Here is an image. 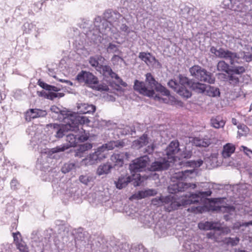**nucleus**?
Returning a JSON list of instances; mask_svg holds the SVG:
<instances>
[{
  "instance_id": "obj_1",
  "label": "nucleus",
  "mask_w": 252,
  "mask_h": 252,
  "mask_svg": "<svg viewBox=\"0 0 252 252\" xmlns=\"http://www.w3.org/2000/svg\"><path fill=\"white\" fill-rule=\"evenodd\" d=\"M210 52L218 58L229 61L231 65V68L227 74H228V82L232 86H237L239 83V78L236 75H241L246 71V68L243 66H235V63H239L241 59L239 54L232 52L223 48L217 49L215 47H211Z\"/></svg>"
},
{
  "instance_id": "obj_2",
  "label": "nucleus",
  "mask_w": 252,
  "mask_h": 252,
  "mask_svg": "<svg viewBox=\"0 0 252 252\" xmlns=\"http://www.w3.org/2000/svg\"><path fill=\"white\" fill-rule=\"evenodd\" d=\"M211 194L212 191L208 190L199 191L197 194L188 193L178 198L171 196H166L164 208L166 211L170 212L177 210L181 206L198 202L201 197L209 196Z\"/></svg>"
},
{
  "instance_id": "obj_3",
  "label": "nucleus",
  "mask_w": 252,
  "mask_h": 252,
  "mask_svg": "<svg viewBox=\"0 0 252 252\" xmlns=\"http://www.w3.org/2000/svg\"><path fill=\"white\" fill-rule=\"evenodd\" d=\"M125 145V142L122 140L110 141L98 147L94 152L83 159L82 162L86 165L96 164L107 158L108 151L112 150L115 147L122 148Z\"/></svg>"
},
{
  "instance_id": "obj_4",
  "label": "nucleus",
  "mask_w": 252,
  "mask_h": 252,
  "mask_svg": "<svg viewBox=\"0 0 252 252\" xmlns=\"http://www.w3.org/2000/svg\"><path fill=\"white\" fill-rule=\"evenodd\" d=\"M63 120L66 124L61 126L57 124L53 125L54 128L57 130L56 136L59 138L63 137L69 130L76 131L79 130L80 124L90 122L86 117L79 116L77 114L70 115L67 118L63 117Z\"/></svg>"
},
{
  "instance_id": "obj_5",
  "label": "nucleus",
  "mask_w": 252,
  "mask_h": 252,
  "mask_svg": "<svg viewBox=\"0 0 252 252\" xmlns=\"http://www.w3.org/2000/svg\"><path fill=\"white\" fill-rule=\"evenodd\" d=\"M191 76L195 79L209 84H213L215 79L211 73L207 71L199 65H194L189 69Z\"/></svg>"
},
{
  "instance_id": "obj_6",
  "label": "nucleus",
  "mask_w": 252,
  "mask_h": 252,
  "mask_svg": "<svg viewBox=\"0 0 252 252\" xmlns=\"http://www.w3.org/2000/svg\"><path fill=\"white\" fill-rule=\"evenodd\" d=\"M179 143L178 140L172 141L166 150V158L173 162V165L176 168H181V166L176 165V162L181 161L180 158L177 159L178 153L180 152L179 148Z\"/></svg>"
},
{
  "instance_id": "obj_7",
  "label": "nucleus",
  "mask_w": 252,
  "mask_h": 252,
  "mask_svg": "<svg viewBox=\"0 0 252 252\" xmlns=\"http://www.w3.org/2000/svg\"><path fill=\"white\" fill-rule=\"evenodd\" d=\"M76 80L80 83H84L88 86L94 88L98 83L97 77L92 73L81 71L76 77Z\"/></svg>"
},
{
  "instance_id": "obj_8",
  "label": "nucleus",
  "mask_w": 252,
  "mask_h": 252,
  "mask_svg": "<svg viewBox=\"0 0 252 252\" xmlns=\"http://www.w3.org/2000/svg\"><path fill=\"white\" fill-rule=\"evenodd\" d=\"M146 83L149 90H156L158 92L161 93L164 95L169 96L170 92L164 87L159 84L154 78L150 73L146 74Z\"/></svg>"
},
{
  "instance_id": "obj_9",
  "label": "nucleus",
  "mask_w": 252,
  "mask_h": 252,
  "mask_svg": "<svg viewBox=\"0 0 252 252\" xmlns=\"http://www.w3.org/2000/svg\"><path fill=\"white\" fill-rule=\"evenodd\" d=\"M149 161V158L147 156L141 157L132 161L129 164V169L135 173L142 171L145 169Z\"/></svg>"
},
{
  "instance_id": "obj_10",
  "label": "nucleus",
  "mask_w": 252,
  "mask_h": 252,
  "mask_svg": "<svg viewBox=\"0 0 252 252\" xmlns=\"http://www.w3.org/2000/svg\"><path fill=\"white\" fill-rule=\"evenodd\" d=\"M77 136V134H74L73 133H69L67 134L66 140L68 142V144L66 145L64 144L52 148L51 150V152L52 153H56L60 152H63L68 149L69 147L76 146L77 144L78 143Z\"/></svg>"
},
{
  "instance_id": "obj_11",
  "label": "nucleus",
  "mask_w": 252,
  "mask_h": 252,
  "mask_svg": "<svg viewBox=\"0 0 252 252\" xmlns=\"http://www.w3.org/2000/svg\"><path fill=\"white\" fill-rule=\"evenodd\" d=\"M168 189L170 193L174 194L179 191H184L189 188L194 189L196 185L194 184L184 183L180 181H171Z\"/></svg>"
},
{
  "instance_id": "obj_12",
  "label": "nucleus",
  "mask_w": 252,
  "mask_h": 252,
  "mask_svg": "<svg viewBox=\"0 0 252 252\" xmlns=\"http://www.w3.org/2000/svg\"><path fill=\"white\" fill-rule=\"evenodd\" d=\"M172 162L164 157L159 158L152 163L149 170L152 171H161L167 169Z\"/></svg>"
},
{
  "instance_id": "obj_13",
  "label": "nucleus",
  "mask_w": 252,
  "mask_h": 252,
  "mask_svg": "<svg viewBox=\"0 0 252 252\" xmlns=\"http://www.w3.org/2000/svg\"><path fill=\"white\" fill-rule=\"evenodd\" d=\"M133 88L135 91L139 94L149 97L154 96L155 92L154 90H149L146 85L145 83L137 80H135Z\"/></svg>"
},
{
  "instance_id": "obj_14",
  "label": "nucleus",
  "mask_w": 252,
  "mask_h": 252,
  "mask_svg": "<svg viewBox=\"0 0 252 252\" xmlns=\"http://www.w3.org/2000/svg\"><path fill=\"white\" fill-rule=\"evenodd\" d=\"M195 171L194 169L185 170L181 171H178L174 173L171 178V181H180L182 182L183 180L187 178H192L194 174Z\"/></svg>"
},
{
  "instance_id": "obj_15",
  "label": "nucleus",
  "mask_w": 252,
  "mask_h": 252,
  "mask_svg": "<svg viewBox=\"0 0 252 252\" xmlns=\"http://www.w3.org/2000/svg\"><path fill=\"white\" fill-rule=\"evenodd\" d=\"M99 69L102 71L103 73L105 75H109L111 78L117 79L118 81L124 87L126 86V83L123 81L118 75L112 71L110 66L106 65H103L101 64V65L100 66Z\"/></svg>"
},
{
  "instance_id": "obj_16",
  "label": "nucleus",
  "mask_w": 252,
  "mask_h": 252,
  "mask_svg": "<svg viewBox=\"0 0 252 252\" xmlns=\"http://www.w3.org/2000/svg\"><path fill=\"white\" fill-rule=\"evenodd\" d=\"M47 115L45 111L38 109H30L26 113V120L30 121L32 119L44 117Z\"/></svg>"
},
{
  "instance_id": "obj_17",
  "label": "nucleus",
  "mask_w": 252,
  "mask_h": 252,
  "mask_svg": "<svg viewBox=\"0 0 252 252\" xmlns=\"http://www.w3.org/2000/svg\"><path fill=\"white\" fill-rule=\"evenodd\" d=\"M132 179L133 178L127 174L121 175L117 181H115L116 187L118 189H122L126 187L128 183L132 182Z\"/></svg>"
},
{
  "instance_id": "obj_18",
  "label": "nucleus",
  "mask_w": 252,
  "mask_h": 252,
  "mask_svg": "<svg viewBox=\"0 0 252 252\" xmlns=\"http://www.w3.org/2000/svg\"><path fill=\"white\" fill-rule=\"evenodd\" d=\"M77 109L80 114H93L95 111V106L88 103H78Z\"/></svg>"
},
{
  "instance_id": "obj_19",
  "label": "nucleus",
  "mask_w": 252,
  "mask_h": 252,
  "mask_svg": "<svg viewBox=\"0 0 252 252\" xmlns=\"http://www.w3.org/2000/svg\"><path fill=\"white\" fill-rule=\"evenodd\" d=\"M104 15L105 18L110 23L117 22L122 17V15L117 11L111 10H107Z\"/></svg>"
},
{
  "instance_id": "obj_20",
  "label": "nucleus",
  "mask_w": 252,
  "mask_h": 252,
  "mask_svg": "<svg viewBox=\"0 0 252 252\" xmlns=\"http://www.w3.org/2000/svg\"><path fill=\"white\" fill-rule=\"evenodd\" d=\"M149 143V137L147 134H143L138 139L134 141L133 146L137 148L140 149Z\"/></svg>"
},
{
  "instance_id": "obj_21",
  "label": "nucleus",
  "mask_w": 252,
  "mask_h": 252,
  "mask_svg": "<svg viewBox=\"0 0 252 252\" xmlns=\"http://www.w3.org/2000/svg\"><path fill=\"white\" fill-rule=\"evenodd\" d=\"M198 227L202 230H220V226L218 223L215 222L206 221L205 222H200L198 224Z\"/></svg>"
},
{
  "instance_id": "obj_22",
  "label": "nucleus",
  "mask_w": 252,
  "mask_h": 252,
  "mask_svg": "<svg viewBox=\"0 0 252 252\" xmlns=\"http://www.w3.org/2000/svg\"><path fill=\"white\" fill-rule=\"evenodd\" d=\"M157 194V191L154 189H148L145 190L138 191L137 193L133 195L135 198L140 199L150 196H154Z\"/></svg>"
},
{
  "instance_id": "obj_23",
  "label": "nucleus",
  "mask_w": 252,
  "mask_h": 252,
  "mask_svg": "<svg viewBox=\"0 0 252 252\" xmlns=\"http://www.w3.org/2000/svg\"><path fill=\"white\" fill-rule=\"evenodd\" d=\"M80 168V165L78 162H68L63 164L61 170L63 173H66L70 171H75Z\"/></svg>"
},
{
  "instance_id": "obj_24",
  "label": "nucleus",
  "mask_w": 252,
  "mask_h": 252,
  "mask_svg": "<svg viewBox=\"0 0 252 252\" xmlns=\"http://www.w3.org/2000/svg\"><path fill=\"white\" fill-rule=\"evenodd\" d=\"M112 168V165L109 162L100 164L97 168V174L99 176L108 174Z\"/></svg>"
},
{
  "instance_id": "obj_25",
  "label": "nucleus",
  "mask_w": 252,
  "mask_h": 252,
  "mask_svg": "<svg viewBox=\"0 0 252 252\" xmlns=\"http://www.w3.org/2000/svg\"><path fill=\"white\" fill-rule=\"evenodd\" d=\"M105 61L104 58L101 56H96L92 57L89 59V63L90 64L95 67L97 69H99L101 64H103Z\"/></svg>"
},
{
  "instance_id": "obj_26",
  "label": "nucleus",
  "mask_w": 252,
  "mask_h": 252,
  "mask_svg": "<svg viewBox=\"0 0 252 252\" xmlns=\"http://www.w3.org/2000/svg\"><path fill=\"white\" fill-rule=\"evenodd\" d=\"M235 150V146L230 144L227 143L223 147V150L221 152L222 156L223 158H229L234 153Z\"/></svg>"
},
{
  "instance_id": "obj_27",
  "label": "nucleus",
  "mask_w": 252,
  "mask_h": 252,
  "mask_svg": "<svg viewBox=\"0 0 252 252\" xmlns=\"http://www.w3.org/2000/svg\"><path fill=\"white\" fill-rule=\"evenodd\" d=\"M192 142L195 146L200 147H207L211 144L210 139L208 138L195 137Z\"/></svg>"
},
{
  "instance_id": "obj_28",
  "label": "nucleus",
  "mask_w": 252,
  "mask_h": 252,
  "mask_svg": "<svg viewBox=\"0 0 252 252\" xmlns=\"http://www.w3.org/2000/svg\"><path fill=\"white\" fill-rule=\"evenodd\" d=\"M225 121L220 116L213 117L211 119V125L216 128L223 127L225 124Z\"/></svg>"
},
{
  "instance_id": "obj_29",
  "label": "nucleus",
  "mask_w": 252,
  "mask_h": 252,
  "mask_svg": "<svg viewBox=\"0 0 252 252\" xmlns=\"http://www.w3.org/2000/svg\"><path fill=\"white\" fill-rule=\"evenodd\" d=\"M124 155L127 156V154L126 153L125 154L124 153L113 154L111 156L110 159L115 163V165L121 167L124 164Z\"/></svg>"
},
{
  "instance_id": "obj_30",
  "label": "nucleus",
  "mask_w": 252,
  "mask_h": 252,
  "mask_svg": "<svg viewBox=\"0 0 252 252\" xmlns=\"http://www.w3.org/2000/svg\"><path fill=\"white\" fill-rule=\"evenodd\" d=\"M203 164V161L202 160H199L197 161H191L185 162L184 161H179L178 162H176V165L181 166V168L184 166H190V167H200Z\"/></svg>"
},
{
  "instance_id": "obj_31",
  "label": "nucleus",
  "mask_w": 252,
  "mask_h": 252,
  "mask_svg": "<svg viewBox=\"0 0 252 252\" xmlns=\"http://www.w3.org/2000/svg\"><path fill=\"white\" fill-rule=\"evenodd\" d=\"M93 146L91 144L86 143L79 145L78 148L76 150L75 156L77 157H82L83 153L91 149Z\"/></svg>"
},
{
  "instance_id": "obj_32",
  "label": "nucleus",
  "mask_w": 252,
  "mask_h": 252,
  "mask_svg": "<svg viewBox=\"0 0 252 252\" xmlns=\"http://www.w3.org/2000/svg\"><path fill=\"white\" fill-rule=\"evenodd\" d=\"M205 94L212 97L220 96V92L219 88L210 85H207Z\"/></svg>"
},
{
  "instance_id": "obj_33",
  "label": "nucleus",
  "mask_w": 252,
  "mask_h": 252,
  "mask_svg": "<svg viewBox=\"0 0 252 252\" xmlns=\"http://www.w3.org/2000/svg\"><path fill=\"white\" fill-rule=\"evenodd\" d=\"M207 85L199 82H192L191 84L190 88L192 90L197 93H204L206 89Z\"/></svg>"
},
{
  "instance_id": "obj_34",
  "label": "nucleus",
  "mask_w": 252,
  "mask_h": 252,
  "mask_svg": "<svg viewBox=\"0 0 252 252\" xmlns=\"http://www.w3.org/2000/svg\"><path fill=\"white\" fill-rule=\"evenodd\" d=\"M230 68L229 64L224 61H219L217 65V69L218 71L224 72L227 73L229 72Z\"/></svg>"
},
{
  "instance_id": "obj_35",
  "label": "nucleus",
  "mask_w": 252,
  "mask_h": 252,
  "mask_svg": "<svg viewBox=\"0 0 252 252\" xmlns=\"http://www.w3.org/2000/svg\"><path fill=\"white\" fill-rule=\"evenodd\" d=\"M82 124H80L79 126V127L80 126H81V125ZM78 131H79V134H77V135H78L77 138H78V142H84L88 140V139L89 138V133L86 132V131L82 128H81L80 129L79 128V130H77L76 131H74V132H77Z\"/></svg>"
},
{
  "instance_id": "obj_36",
  "label": "nucleus",
  "mask_w": 252,
  "mask_h": 252,
  "mask_svg": "<svg viewBox=\"0 0 252 252\" xmlns=\"http://www.w3.org/2000/svg\"><path fill=\"white\" fill-rule=\"evenodd\" d=\"M37 84L42 88L49 91H54L57 92L60 91V89L57 87L48 85L41 80H38Z\"/></svg>"
},
{
  "instance_id": "obj_37",
  "label": "nucleus",
  "mask_w": 252,
  "mask_h": 252,
  "mask_svg": "<svg viewBox=\"0 0 252 252\" xmlns=\"http://www.w3.org/2000/svg\"><path fill=\"white\" fill-rule=\"evenodd\" d=\"M176 92L180 95L186 98H189L191 95V92L187 89L186 86H180Z\"/></svg>"
},
{
  "instance_id": "obj_38",
  "label": "nucleus",
  "mask_w": 252,
  "mask_h": 252,
  "mask_svg": "<svg viewBox=\"0 0 252 252\" xmlns=\"http://www.w3.org/2000/svg\"><path fill=\"white\" fill-rule=\"evenodd\" d=\"M238 129V134L240 136H246L249 132V128L244 124H240L237 126Z\"/></svg>"
},
{
  "instance_id": "obj_39",
  "label": "nucleus",
  "mask_w": 252,
  "mask_h": 252,
  "mask_svg": "<svg viewBox=\"0 0 252 252\" xmlns=\"http://www.w3.org/2000/svg\"><path fill=\"white\" fill-rule=\"evenodd\" d=\"M79 180L82 183L87 185L89 183L93 181L94 177L91 174L87 173L80 176Z\"/></svg>"
},
{
  "instance_id": "obj_40",
  "label": "nucleus",
  "mask_w": 252,
  "mask_h": 252,
  "mask_svg": "<svg viewBox=\"0 0 252 252\" xmlns=\"http://www.w3.org/2000/svg\"><path fill=\"white\" fill-rule=\"evenodd\" d=\"M179 84L180 86H189L190 87L191 84L192 82L187 77L182 75H179Z\"/></svg>"
},
{
  "instance_id": "obj_41",
  "label": "nucleus",
  "mask_w": 252,
  "mask_h": 252,
  "mask_svg": "<svg viewBox=\"0 0 252 252\" xmlns=\"http://www.w3.org/2000/svg\"><path fill=\"white\" fill-rule=\"evenodd\" d=\"M50 110L52 112L55 113L56 114H60L63 116V117H60V119H63V117L67 118L68 116L71 115L72 114H64V111H62L59 108L55 105L52 106L50 108ZM73 113V114H74Z\"/></svg>"
},
{
  "instance_id": "obj_42",
  "label": "nucleus",
  "mask_w": 252,
  "mask_h": 252,
  "mask_svg": "<svg viewBox=\"0 0 252 252\" xmlns=\"http://www.w3.org/2000/svg\"><path fill=\"white\" fill-rule=\"evenodd\" d=\"M165 197L160 196V197H156L152 200V204L154 206H160L165 205Z\"/></svg>"
},
{
  "instance_id": "obj_43",
  "label": "nucleus",
  "mask_w": 252,
  "mask_h": 252,
  "mask_svg": "<svg viewBox=\"0 0 252 252\" xmlns=\"http://www.w3.org/2000/svg\"><path fill=\"white\" fill-rule=\"evenodd\" d=\"M120 132L123 135L130 134L135 133V128L133 126H125Z\"/></svg>"
},
{
  "instance_id": "obj_44",
  "label": "nucleus",
  "mask_w": 252,
  "mask_h": 252,
  "mask_svg": "<svg viewBox=\"0 0 252 252\" xmlns=\"http://www.w3.org/2000/svg\"><path fill=\"white\" fill-rule=\"evenodd\" d=\"M107 51L109 53L121 54L122 52L119 49V46L112 43H110L107 48Z\"/></svg>"
},
{
  "instance_id": "obj_45",
  "label": "nucleus",
  "mask_w": 252,
  "mask_h": 252,
  "mask_svg": "<svg viewBox=\"0 0 252 252\" xmlns=\"http://www.w3.org/2000/svg\"><path fill=\"white\" fill-rule=\"evenodd\" d=\"M151 54L149 53L140 52L139 55V58L148 64L149 63H151Z\"/></svg>"
},
{
  "instance_id": "obj_46",
  "label": "nucleus",
  "mask_w": 252,
  "mask_h": 252,
  "mask_svg": "<svg viewBox=\"0 0 252 252\" xmlns=\"http://www.w3.org/2000/svg\"><path fill=\"white\" fill-rule=\"evenodd\" d=\"M111 62L114 65H121L122 63H125L124 59L119 55H114L111 58Z\"/></svg>"
},
{
  "instance_id": "obj_47",
  "label": "nucleus",
  "mask_w": 252,
  "mask_h": 252,
  "mask_svg": "<svg viewBox=\"0 0 252 252\" xmlns=\"http://www.w3.org/2000/svg\"><path fill=\"white\" fill-rule=\"evenodd\" d=\"M179 155H180V157H178L177 159L180 158L181 160L183 161L182 158L188 159L190 158L192 156V152L190 150H188L187 149H185V150H184L181 154ZM185 162L186 161H185Z\"/></svg>"
},
{
  "instance_id": "obj_48",
  "label": "nucleus",
  "mask_w": 252,
  "mask_h": 252,
  "mask_svg": "<svg viewBox=\"0 0 252 252\" xmlns=\"http://www.w3.org/2000/svg\"><path fill=\"white\" fill-rule=\"evenodd\" d=\"M64 94L63 93H57L55 92H49L46 94V97L51 100H54L55 98H61L63 96Z\"/></svg>"
},
{
  "instance_id": "obj_49",
  "label": "nucleus",
  "mask_w": 252,
  "mask_h": 252,
  "mask_svg": "<svg viewBox=\"0 0 252 252\" xmlns=\"http://www.w3.org/2000/svg\"><path fill=\"white\" fill-rule=\"evenodd\" d=\"M168 85L176 92L180 87L179 82L174 79L170 80L168 83Z\"/></svg>"
},
{
  "instance_id": "obj_50",
  "label": "nucleus",
  "mask_w": 252,
  "mask_h": 252,
  "mask_svg": "<svg viewBox=\"0 0 252 252\" xmlns=\"http://www.w3.org/2000/svg\"><path fill=\"white\" fill-rule=\"evenodd\" d=\"M12 235L14 238V242L16 245L22 242L21 239V235L19 231L12 233Z\"/></svg>"
},
{
  "instance_id": "obj_51",
  "label": "nucleus",
  "mask_w": 252,
  "mask_h": 252,
  "mask_svg": "<svg viewBox=\"0 0 252 252\" xmlns=\"http://www.w3.org/2000/svg\"><path fill=\"white\" fill-rule=\"evenodd\" d=\"M20 252H29L28 248L24 242L16 245Z\"/></svg>"
},
{
  "instance_id": "obj_52",
  "label": "nucleus",
  "mask_w": 252,
  "mask_h": 252,
  "mask_svg": "<svg viewBox=\"0 0 252 252\" xmlns=\"http://www.w3.org/2000/svg\"><path fill=\"white\" fill-rule=\"evenodd\" d=\"M218 78L221 81L227 82L228 74L223 73H219L217 74Z\"/></svg>"
},
{
  "instance_id": "obj_53",
  "label": "nucleus",
  "mask_w": 252,
  "mask_h": 252,
  "mask_svg": "<svg viewBox=\"0 0 252 252\" xmlns=\"http://www.w3.org/2000/svg\"><path fill=\"white\" fill-rule=\"evenodd\" d=\"M241 148L246 155L249 157L250 158H252V150L244 146H241Z\"/></svg>"
},
{
  "instance_id": "obj_54",
  "label": "nucleus",
  "mask_w": 252,
  "mask_h": 252,
  "mask_svg": "<svg viewBox=\"0 0 252 252\" xmlns=\"http://www.w3.org/2000/svg\"><path fill=\"white\" fill-rule=\"evenodd\" d=\"M10 186L12 189L15 190L17 189L19 186V184L18 181L14 178L10 182Z\"/></svg>"
},
{
  "instance_id": "obj_55",
  "label": "nucleus",
  "mask_w": 252,
  "mask_h": 252,
  "mask_svg": "<svg viewBox=\"0 0 252 252\" xmlns=\"http://www.w3.org/2000/svg\"><path fill=\"white\" fill-rule=\"evenodd\" d=\"M155 148V145L154 143H152L150 145H149L145 149V151L144 152L145 153H148L149 154H151L153 153Z\"/></svg>"
},
{
  "instance_id": "obj_56",
  "label": "nucleus",
  "mask_w": 252,
  "mask_h": 252,
  "mask_svg": "<svg viewBox=\"0 0 252 252\" xmlns=\"http://www.w3.org/2000/svg\"><path fill=\"white\" fill-rule=\"evenodd\" d=\"M234 209L233 208V207L232 206H228V207H226V206H220V207H219V210L221 212H230L231 210H233Z\"/></svg>"
},
{
  "instance_id": "obj_57",
  "label": "nucleus",
  "mask_w": 252,
  "mask_h": 252,
  "mask_svg": "<svg viewBox=\"0 0 252 252\" xmlns=\"http://www.w3.org/2000/svg\"><path fill=\"white\" fill-rule=\"evenodd\" d=\"M239 242V238H229V240L228 241L227 243L230 244L232 246H235L237 245V244Z\"/></svg>"
},
{
  "instance_id": "obj_58",
  "label": "nucleus",
  "mask_w": 252,
  "mask_h": 252,
  "mask_svg": "<svg viewBox=\"0 0 252 252\" xmlns=\"http://www.w3.org/2000/svg\"><path fill=\"white\" fill-rule=\"evenodd\" d=\"M238 227L241 226H245L247 227L249 226L250 225H252V221H250L249 222H238Z\"/></svg>"
},
{
  "instance_id": "obj_59",
  "label": "nucleus",
  "mask_w": 252,
  "mask_h": 252,
  "mask_svg": "<svg viewBox=\"0 0 252 252\" xmlns=\"http://www.w3.org/2000/svg\"><path fill=\"white\" fill-rule=\"evenodd\" d=\"M128 27L126 24H123L121 27V30L125 32H129Z\"/></svg>"
},
{
  "instance_id": "obj_60",
  "label": "nucleus",
  "mask_w": 252,
  "mask_h": 252,
  "mask_svg": "<svg viewBox=\"0 0 252 252\" xmlns=\"http://www.w3.org/2000/svg\"><path fill=\"white\" fill-rule=\"evenodd\" d=\"M207 236L208 238L214 239L215 238V234L213 232H209L207 234Z\"/></svg>"
},
{
  "instance_id": "obj_61",
  "label": "nucleus",
  "mask_w": 252,
  "mask_h": 252,
  "mask_svg": "<svg viewBox=\"0 0 252 252\" xmlns=\"http://www.w3.org/2000/svg\"><path fill=\"white\" fill-rule=\"evenodd\" d=\"M61 82H65L66 83V84L70 85V86H72L73 85V83L72 82H71L69 80H60Z\"/></svg>"
},
{
  "instance_id": "obj_62",
  "label": "nucleus",
  "mask_w": 252,
  "mask_h": 252,
  "mask_svg": "<svg viewBox=\"0 0 252 252\" xmlns=\"http://www.w3.org/2000/svg\"><path fill=\"white\" fill-rule=\"evenodd\" d=\"M141 181H140V179H139L138 181H135L133 183V185L134 186H138L140 185Z\"/></svg>"
},
{
  "instance_id": "obj_63",
  "label": "nucleus",
  "mask_w": 252,
  "mask_h": 252,
  "mask_svg": "<svg viewBox=\"0 0 252 252\" xmlns=\"http://www.w3.org/2000/svg\"><path fill=\"white\" fill-rule=\"evenodd\" d=\"M155 99H157V100H159V101H160V100L162 99V100L163 102H164V101H165L164 99H163V98H160V97H159V96L158 95H156V96H155Z\"/></svg>"
},
{
  "instance_id": "obj_64",
  "label": "nucleus",
  "mask_w": 252,
  "mask_h": 252,
  "mask_svg": "<svg viewBox=\"0 0 252 252\" xmlns=\"http://www.w3.org/2000/svg\"><path fill=\"white\" fill-rule=\"evenodd\" d=\"M232 123L234 125H237V120L235 119V118H232Z\"/></svg>"
}]
</instances>
